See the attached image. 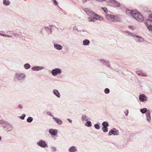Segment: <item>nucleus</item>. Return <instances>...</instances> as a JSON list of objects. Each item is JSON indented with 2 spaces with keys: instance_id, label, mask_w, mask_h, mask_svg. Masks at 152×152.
I'll return each mask as SVG.
<instances>
[{
  "instance_id": "1",
  "label": "nucleus",
  "mask_w": 152,
  "mask_h": 152,
  "mask_svg": "<svg viewBox=\"0 0 152 152\" xmlns=\"http://www.w3.org/2000/svg\"><path fill=\"white\" fill-rule=\"evenodd\" d=\"M106 18L109 21L116 22H120L122 16L121 15L107 14L105 15Z\"/></svg>"
},
{
  "instance_id": "2",
  "label": "nucleus",
  "mask_w": 152,
  "mask_h": 152,
  "mask_svg": "<svg viewBox=\"0 0 152 152\" xmlns=\"http://www.w3.org/2000/svg\"><path fill=\"white\" fill-rule=\"evenodd\" d=\"M130 12L131 15L137 21L140 22H142L143 21L144 18L143 16L137 11V10L135 11V12Z\"/></svg>"
},
{
  "instance_id": "3",
  "label": "nucleus",
  "mask_w": 152,
  "mask_h": 152,
  "mask_svg": "<svg viewBox=\"0 0 152 152\" xmlns=\"http://www.w3.org/2000/svg\"><path fill=\"white\" fill-rule=\"evenodd\" d=\"M144 24L149 30L152 31V13L148 16V19L144 22Z\"/></svg>"
},
{
  "instance_id": "4",
  "label": "nucleus",
  "mask_w": 152,
  "mask_h": 152,
  "mask_svg": "<svg viewBox=\"0 0 152 152\" xmlns=\"http://www.w3.org/2000/svg\"><path fill=\"white\" fill-rule=\"evenodd\" d=\"M2 127L4 128L5 131L7 132L11 131L13 129L12 125L10 124L8 122L5 121L2 124Z\"/></svg>"
},
{
  "instance_id": "5",
  "label": "nucleus",
  "mask_w": 152,
  "mask_h": 152,
  "mask_svg": "<svg viewBox=\"0 0 152 152\" xmlns=\"http://www.w3.org/2000/svg\"><path fill=\"white\" fill-rule=\"evenodd\" d=\"M37 145L41 148H45L48 147V145L45 140L41 139L37 142Z\"/></svg>"
},
{
  "instance_id": "6",
  "label": "nucleus",
  "mask_w": 152,
  "mask_h": 152,
  "mask_svg": "<svg viewBox=\"0 0 152 152\" xmlns=\"http://www.w3.org/2000/svg\"><path fill=\"white\" fill-rule=\"evenodd\" d=\"M52 75L53 76H56L61 74L62 73L61 70L59 68H56L53 69L51 72Z\"/></svg>"
},
{
  "instance_id": "7",
  "label": "nucleus",
  "mask_w": 152,
  "mask_h": 152,
  "mask_svg": "<svg viewBox=\"0 0 152 152\" xmlns=\"http://www.w3.org/2000/svg\"><path fill=\"white\" fill-rule=\"evenodd\" d=\"M25 77L26 75L24 73L18 74L16 73L15 74V78L18 80H24Z\"/></svg>"
},
{
  "instance_id": "8",
  "label": "nucleus",
  "mask_w": 152,
  "mask_h": 152,
  "mask_svg": "<svg viewBox=\"0 0 152 152\" xmlns=\"http://www.w3.org/2000/svg\"><path fill=\"white\" fill-rule=\"evenodd\" d=\"M99 60L103 65L109 67H110V65L109 61L102 58L100 59Z\"/></svg>"
},
{
  "instance_id": "9",
  "label": "nucleus",
  "mask_w": 152,
  "mask_h": 152,
  "mask_svg": "<svg viewBox=\"0 0 152 152\" xmlns=\"http://www.w3.org/2000/svg\"><path fill=\"white\" fill-rule=\"evenodd\" d=\"M119 132L118 130H116L115 128H113L111 129L108 133V135L110 136L112 134L114 135H119Z\"/></svg>"
},
{
  "instance_id": "10",
  "label": "nucleus",
  "mask_w": 152,
  "mask_h": 152,
  "mask_svg": "<svg viewBox=\"0 0 152 152\" xmlns=\"http://www.w3.org/2000/svg\"><path fill=\"white\" fill-rule=\"evenodd\" d=\"M139 100L140 102H146L148 99V97L144 94H140L139 96Z\"/></svg>"
},
{
  "instance_id": "11",
  "label": "nucleus",
  "mask_w": 152,
  "mask_h": 152,
  "mask_svg": "<svg viewBox=\"0 0 152 152\" xmlns=\"http://www.w3.org/2000/svg\"><path fill=\"white\" fill-rule=\"evenodd\" d=\"M58 132V130L56 129H51L49 130V133L52 136H56Z\"/></svg>"
},
{
  "instance_id": "12",
  "label": "nucleus",
  "mask_w": 152,
  "mask_h": 152,
  "mask_svg": "<svg viewBox=\"0 0 152 152\" xmlns=\"http://www.w3.org/2000/svg\"><path fill=\"white\" fill-rule=\"evenodd\" d=\"M44 69V67L40 66H35L32 67V69L34 71H39Z\"/></svg>"
},
{
  "instance_id": "13",
  "label": "nucleus",
  "mask_w": 152,
  "mask_h": 152,
  "mask_svg": "<svg viewBox=\"0 0 152 152\" xmlns=\"http://www.w3.org/2000/svg\"><path fill=\"white\" fill-rule=\"evenodd\" d=\"M87 14L89 16L93 17L95 12L92 10H84Z\"/></svg>"
},
{
  "instance_id": "14",
  "label": "nucleus",
  "mask_w": 152,
  "mask_h": 152,
  "mask_svg": "<svg viewBox=\"0 0 152 152\" xmlns=\"http://www.w3.org/2000/svg\"><path fill=\"white\" fill-rule=\"evenodd\" d=\"M52 91L54 95H55L58 98H60V97L61 94L58 90L56 89H54Z\"/></svg>"
},
{
  "instance_id": "15",
  "label": "nucleus",
  "mask_w": 152,
  "mask_h": 152,
  "mask_svg": "<svg viewBox=\"0 0 152 152\" xmlns=\"http://www.w3.org/2000/svg\"><path fill=\"white\" fill-rule=\"evenodd\" d=\"M110 2L114 4L115 7H119L121 5L120 4L115 0H110Z\"/></svg>"
},
{
  "instance_id": "16",
  "label": "nucleus",
  "mask_w": 152,
  "mask_h": 152,
  "mask_svg": "<svg viewBox=\"0 0 152 152\" xmlns=\"http://www.w3.org/2000/svg\"><path fill=\"white\" fill-rule=\"evenodd\" d=\"M68 151L69 152H77V150L75 146H72L69 148Z\"/></svg>"
},
{
  "instance_id": "17",
  "label": "nucleus",
  "mask_w": 152,
  "mask_h": 152,
  "mask_svg": "<svg viewBox=\"0 0 152 152\" xmlns=\"http://www.w3.org/2000/svg\"><path fill=\"white\" fill-rule=\"evenodd\" d=\"M94 16L93 17L96 20H102L103 19V17L97 14L96 13H95Z\"/></svg>"
},
{
  "instance_id": "18",
  "label": "nucleus",
  "mask_w": 152,
  "mask_h": 152,
  "mask_svg": "<svg viewBox=\"0 0 152 152\" xmlns=\"http://www.w3.org/2000/svg\"><path fill=\"white\" fill-rule=\"evenodd\" d=\"M53 119H54L55 122L58 124L60 125L62 124L63 121H62L58 118L54 117H53Z\"/></svg>"
},
{
  "instance_id": "19",
  "label": "nucleus",
  "mask_w": 152,
  "mask_h": 152,
  "mask_svg": "<svg viewBox=\"0 0 152 152\" xmlns=\"http://www.w3.org/2000/svg\"><path fill=\"white\" fill-rule=\"evenodd\" d=\"M53 45L54 48L57 50H60L62 49V46L59 44L54 43Z\"/></svg>"
},
{
  "instance_id": "20",
  "label": "nucleus",
  "mask_w": 152,
  "mask_h": 152,
  "mask_svg": "<svg viewBox=\"0 0 152 152\" xmlns=\"http://www.w3.org/2000/svg\"><path fill=\"white\" fill-rule=\"evenodd\" d=\"M146 116L147 121L148 122H150L151 121V116L150 111L149 110H148V111L146 113Z\"/></svg>"
},
{
  "instance_id": "21",
  "label": "nucleus",
  "mask_w": 152,
  "mask_h": 152,
  "mask_svg": "<svg viewBox=\"0 0 152 152\" xmlns=\"http://www.w3.org/2000/svg\"><path fill=\"white\" fill-rule=\"evenodd\" d=\"M136 73L138 75L140 76L146 77L147 76L145 74L142 72L141 71H136Z\"/></svg>"
},
{
  "instance_id": "22",
  "label": "nucleus",
  "mask_w": 152,
  "mask_h": 152,
  "mask_svg": "<svg viewBox=\"0 0 152 152\" xmlns=\"http://www.w3.org/2000/svg\"><path fill=\"white\" fill-rule=\"evenodd\" d=\"M45 28L47 32L49 34H50L52 32V28L49 27H45Z\"/></svg>"
},
{
  "instance_id": "23",
  "label": "nucleus",
  "mask_w": 152,
  "mask_h": 152,
  "mask_svg": "<svg viewBox=\"0 0 152 152\" xmlns=\"http://www.w3.org/2000/svg\"><path fill=\"white\" fill-rule=\"evenodd\" d=\"M90 43V41L87 39H85L83 41V44L84 45H88Z\"/></svg>"
},
{
  "instance_id": "24",
  "label": "nucleus",
  "mask_w": 152,
  "mask_h": 152,
  "mask_svg": "<svg viewBox=\"0 0 152 152\" xmlns=\"http://www.w3.org/2000/svg\"><path fill=\"white\" fill-rule=\"evenodd\" d=\"M86 122L85 123V125L88 127H90L92 126V124L91 121L88 120H87Z\"/></svg>"
},
{
  "instance_id": "25",
  "label": "nucleus",
  "mask_w": 152,
  "mask_h": 152,
  "mask_svg": "<svg viewBox=\"0 0 152 152\" xmlns=\"http://www.w3.org/2000/svg\"><path fill=\"white\" fill-rule=\"evenodd\" d=\"M148 110H147V109L145 107L141 109L140 110V111L142 114H144L145 113L146 115V113L147 112Z\"/></svg>"
},
{
  "instance_id": "26",
  "label": "nucleus",
  "mask_w": 152,
  "mask_h": 152,
  "mask_svg": "<svg viewBox=\"0 0 152 152\" xmlns=\"http://www.w3.org/2000/svg\"><path fill=\"white\" fill-rule=\"evenodd\" d=\"M102 125L103 126V127H109V124L106 121H103L102 123Z\"/></svg>"
},
{
  "instance_id": "27",
  "label": "nucleus",
  "mask_w": 152,
  "mask_h": 152,
  "mask_svg": "<svg viewBox=\"0 0 152 152\" xmlns=\"http://www.w3.org/2000/svg\"><path fill=\"white\" fill-rule=\"evenodd\" d=\"M124 32L128 33V36H131L132 37H135V36H136V35H135V34H133V33H132L127 31H124Z\"/></svg>"
},
{
  "instance_id": "28",
  "label": "nucleus",
  "mask_w": 152,
  "mask_h": 152,
  "mask_svg": "<svg viewBox=\"0 0 152 152\" xmlns=\"http://www.w3.org/2000/svg\"><path fill=\"white\" fill-rule=\"evenodd\" d=\"M31 67V66L28 63H26L24 65V68L26 69H29Z\"/></svg>"
},
{
  "instance_id": "29",
  "label": "nucleus",
  "mask_w": 152,
  "mask_h": 152,
  "mask_svg": "<svg viewBox=\"0 0 152 152\" xmlns=\"http://www.w3.org/2000/svg\"><path fill=\"white\" fill-rule=\"evenodd\" d=\"M99 123H97L94 124V126L97 130H99L100 129V127L99 126Z\"/></svg>"
},
{
  "instance_id": "30",
  "label": "nucleus",
  "mask_w": 152,
  "mask_h": 152,
  "mask_svg": "<svg viewBox=\"0 0 152 152\" xmlns=\"http://www.w3.org/2000/svg\"><path fill=\"white\" fill-rule=\"evenodd\" d=\"M82 120L83 121H86L88 120V118H87V117L85 115H83L82 116Z\"/></svg>"
},
{
  "instance_id": "31",
  "label": "nucleus",
  "mask_w": 152,
  "mask_h": 152,
  "mask_svg": "<svg viewBox=\"0 0 152 152\" xmlns=\"http://www.w3.org/2000/svg\"><path fill=\"white\" fill-rule=\"evenodd\" d=\"M27 121L29 123L31 122L33 120V118L32 117H29L27 119Z\"/></svg>"
},
{
  "instance_id": "32",
  "label": "nucleus",
  "mask_w": 152,
  "mask_h": 152,
  "mask_svg": "<svg viewBox=\"0 0 152 152\" xmlns=\"http://www.w3.org/2000/svg\"><path fill=\"white\" fill-rule=\"evenodd\" d=\"M102 130L104 132H107L108 131V127L103 126L102 128Z\"/></svg>"
},
{
  "instance_id": "33",
  "label": "nucleus",
  "mask_w": 152,
  "mask_h": 152,
  "mask_svg": "<svg viewBox=\"0 0 152 152\" xmlns=\"http://www.w3.org/2000/svg\"><path fill=\"white\" fill-rule=\"evenodd\" d=\"M0 36H2L4 37H12V36H10L6 34H4L1 33H0Z\"/></svg>"
},
{
  "instance_id": "34",
  "label": "nucleus",
  "mask_w": 152,
  "mask_h": 152,
  "mask_svg": "<svg viewBox=\"0 0 152 152\" xmlns=\"http://www.w3.org/2000/svg\"><path fill=\"white\" fill-rule=\"evenodd\" d=\"M3 3L4 5L7 6L10 4V2L8 0H4L3 1Z\"/></svg>"
},
{
  "instance_id": "35",
  "label": "nucleus",
  "mask_w": 152,
  "mask_h": 152,
  "mask_svg": "<svg viewBox=\"0 0 152 152\" xmlns=\"http://www.w3.org/2000/svg\"><path fill=\"white\" fill-rule=\"evenodd\" d=\"M50 148L52 152H55L57 151L56 148L55 147L50 146Z\"/></svg>"
},
{
  "instance_id": "36",
  "label": "nucleus",
  "mask_w": 152,
  "mask_h": 152,
  "mask_svg": "<svg viewBox=\"0 0 152 152\" xmlns=\"http://www.w3.org/2000/svg\"><path fill=\"white\" fill-rule=\"evenodd\" d=\"M135 11H137V10H126V14L127 15H128L129 14L131 15V14L130 13L131 12H135Z\"/></svg>"
},
{
  "instance_id": "37",
  "label": "nucleus",
  "mask_w": 152,
  "mask_h": 152,
  "mask_svg": "<svg viewBox=\"0 0 152 152\" xmlns=\"http://www.w3.org/2000/svg\"><path fill=\"white\" fill-rule=\"evenodd\" d=\"M104 92L106 94H108L110 92L109 89L107 88H105L104 90Z\"/></svg>"
},
{
  "instance_id": "38",
  "label": "nucleus",
  "mask_w": 152,
  "mask_h": 152,
  "mask_svg": "<svg viewBox=\"0 0 152 152\" xmlns=\"http://www.w3.org/2000/svg\"><path fill=\"white\" fill-rule=\"evenodd\" d=\"M88 20L89 22L92 21L93 22H95L96 21V20L94 18V19H93L91 17H88Z\"/></svg>"
},
{
  "instance_id": "39",
  "label": "nucleus",
  "mask_w": 152,
  "mask_h": 152,
  "mask_svg": "<svg viewBox=\"0 0 152 152\" xmlns=\"http://www.w3.org/2000/svg\"><path fill=\"white\" fill-rule=\"evenodd\" d=\"M26 116V115L25 114H23L21 116H19V118L22 120H24Z\"/></svg>"
},
{
  "instance_id": "40",
  "label": "nucleus",
  "mask_w": 152,
  "mask_h": 152,
  "mask_svg": "<svg viewBox=\"0 0 152 152\" xmlns=\"http://www.w3.org/2000/svg\"><path fill=\"white\" fill-rule=\"evenodd\" d=\"M73 29L74 30H77V31L78 32H81V31H83V32L85 31H83V30H79L78 29L77 27H76V26L74 27H73Z\"/></svg>"
},
{
  "instance_id": "41",
  "label": "nucleus",
  "mask_w": 152,
  "mask_h": 152,
  "mask_svg": "<svg viewBox=\"0 0 152 152\" xmlns=\"http://www.w3.org/2000/svg\"><path fill=\"white\" fill-rule=\"evenodd\" d=\"M47 113L48 115H49L51 117H53H53H54V116L49 111H47Z\"/></svg>"
},
{
  "instance_id": "42",
  "label": "nucleus",
  "mask_w": 152,
  "mask_h": 152,
  "mask_svg": "<svg viewBox=\"0 0 152 152\" xmlns=\"http://www.w3.org/2000/svg\"><path fill=\"white\" fill-rule=\"evenodd\" d=\"M138 38L139 39V40H138V42H142L144 40L143 39L142 37H139V38Z\"/></svg>"
},
{
  "instance_id": "43",
  "label": "nucleus",
  "mask_w": 152,
  "mask_h": 152,
  "mask_svg": "<svg viewBox=\"0 0 152 152\" xmlns=\"http://www.w3.org/2000/svg\"><path fill=\"white\" fill-rule=\"evenodd\" d=\"M139 36L137 35H136L135 37H134V39L137 42H138V40H139V39L138 38H139Z\"/></svg>"
},
{
  "instance_id": "44",
  "label": "nucleus",
  "mask_w": 152,
  "mask_h": 152,
  "mask_svg": "<svg viewBox=\"0 0 152 152\" xmlns=\"http://www.w3.org/2000/svg\"><path fill=\"white\" fill-rule=\"evenodd\" d=\"M18 107L20 109H22L23 108V106L21 104H18Z\"/></svg>"
},
{
  "instance_id": "45",
  "label": "nucleus",
  "mask_w": 152,
  "mask_h": 152,
  "mask_svg": "<svg viewBox=\"0 0 152 152\" xmlns=\"http://www.w3.org/2000/svg\"><path fill=\"white\" fill-rule=\"evenodd\" d=\"M53 3L54 4L56 5H57L58 4L56 0H53Z\"/></svg>"
},
{
  "instance_id": "46",
  "label": "nucleus",
  "mask_w": 152,
  "mask_h": 152,
  "mask_svg": "<svg viewBox=\"0 0 152 152\" xmlns=\"http://www.w3.org/2000/svg\"><path fill=\"white\" fill-rule=\"evenodd\" d=\"M128 28L129 29H131L132 30H133L134 29V28L132 26H128Z\"/></svg>"
},
{
  "instance_id": "47",
  "label": "nucleus",
  "mask_w": 152,
  "mask_h": 152,
  "mask_svg": "<svg viewBox=\"0 0 152 152\" xmlns=\"http://www.w3.org/2000/svg\"><path fill=\"white\" fill-rule=\"evenodd\" d=\"M11 33H12V34L15 37H16V36H17V34L14 33L13 32V31H12Z\"/></svg>"
},
{
  "instance_id": "48",
  "label": "nucleus",
  "mask_w": 152,
  "mask_h": 152,
  "mask_svg": "<svg viewBox=\"0 0 152 152\" xmlns=\"http://www.w3.org/2000/svg\"><path fill=\"white\" fill-rule=\"evenodd\" d=\"M12 31H8L7 32V34H12V33H11Z\"/></svg>"
},
{
  "instance_id": "49",
  "label": "nucleus",
  "mask_w": 152,
  "mask_h": 152,
  "mask_svg": "<svg viewBox=\"0 0 152 152\" xmlns=\"http://www.w3.org/2000/svg\"><path fill=\"white\" fill-rule=\"evenodd\" d=\"M67 121L69 122L70 123H72V121L71 119H70L69 118H68L67 119Z\"/></svg>"
},
{
  "instance_id": "50",
  "label": "nucleus",
  "mask_w": 152,
  "mask_h": 152,
  "mask_svg": "<svg viewBox=\"0 0 152 152\" xmlns=\"http://www.w3.org/2000/svg\"><path fill=\"white\" fill-rule=\"evenodd\" d=\"M4 121L2 120H0V124H1V126H2V124H3V122H4Z\"/></svg>"
},
{
  "instance_id": "51",
  "label": "nucleus",
  "mask_w": 152,
  "mask_h": 152,
  "mask_svg": "<svg viewBox=\"0 0 152 152\" xmlns=\"http://www.w3.org/2000/svg\"><path fill=\"white\" fill-rule=\"evenodd\" d=\"M129 113V111L128 110H126V113H125V115L126 116H127L128 115V114Z\"/></svg>"
},
{
  "instance_id": "52",
  "label": "nucleus",
  "mask_w": 152,
  "mask_h": 152,
  "mask_svg": "<svg viewBox=\"0 0 152 152\" xmlns=\"http://www.w3.org/2000/svg\"><path fill=\"white\" fill-rule=\"evenodd\" d=\"M104 11V12L105 13H106L107 14V13H108V10H103Z\"/></svg>"
},
{
  "instance_id": "53",
  "label": "nucleus",
  "mask_w": 152,
  "mask_h": 152,
  "mask_svg": "<svg viewBox=\"0 0 152 152\" xmlns=\"http://www.w3.org/2000/svg\"><path fill=\"white\" fill-rule=\"evenodd\" d=\"M17 36H16V37H20V36H21V35L19 34H17Z\"/></svg>"
},
{
  "instance_id": "54",
  "label": "nucleus",
  "mask_w": 152,
  "mask_h": 152,
  "mask_svg": "<svg viewBox=\"0 0 152 152\" xmlns=\"http://www.w3.org/2000/svg\"><path fill=\"white\" fill-rule=\"evenodd\" d=\"M53 26H54V27H56V28H57L56 27V26H54V25H50L48 27H50H50H53Z\"/></svg>"
},
{
  "instance_id": "55",
  "label": "nucleus",
  "mask_w": 152,
  "mask_h": 152,
  "mask_svg": "<svg viewBox=\"0 0 152 152\" xmlns=\"http://www.w3.org/2000/svg\"><path fill=\"white\" fill-rule=\"evenodd\" d=\"M40 33L42 34V30H41V31H40Z\"/></svg>"
},
{
  "instance_id": "56",
  "label": "nucleus",
  "mask_w": 152,
  "mask_h": 152,
  "mask_svg": "<svg viewBox=\"0 0 152 152\" xmlns=\"http://www.w3.org/2000/svg\"><path fill=\"white\" fill-rule=\"evenodd\" d=\"M1 139H2L1 137V136H0V141L1 140Z\"/></svg>"
},
{
  "instance_id": "57",
  "label": "nucleus",
  "mask_w": 152,
  "mask_h": 152,
  "mask_svg": "<svg viewBox=\"0 0 152 152\" xmlns=\"http://www.w3.org/2000/svg\"><path fill=\"white\" fill-rule=\"evenodd\" d=\"M148 11H149V12H151V11H150L149 10H148Z\"/></svg>"
},
{
  "instance_id": "58",
  "label": "nucleus",
  "mask_w": 152,
  "mask_h": 152,
  "mask_svg": "<svg viewBox=\"0 0 152 152\" xmlns=\"http://www.w3.org/2000/svg\"><path fill=\"white\" fill-rule=\"evenodd\" d=\"M103 10H105V9H104V8H103Z\"/></svg>"
},
{
  "instance_id": "59",
  "label": "nucleus",
  "mask_w": 152,
  "mask_h": 152,
  "mask_svg": "<svg viewBox=\"0 0 152 152\" xmlns=\"http://www.w3.org/2000/svg\"><path fill=\"white\" fill-rule=\"evenodd\" d=\"M2 32L4 33V31H2Z\"/></svg>"
}]
</instances>
